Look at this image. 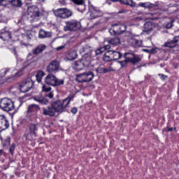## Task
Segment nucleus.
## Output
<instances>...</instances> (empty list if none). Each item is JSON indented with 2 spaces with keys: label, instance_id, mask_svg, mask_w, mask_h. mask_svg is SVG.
I'll list each match as a JSON object with an SVG mask.
<instances>
[{
  "label": "nucleus",
  "instance_id": "obj_1",
  "mask_svg": "<svg viewBox=\"0 0 179 179\" xmlns=\"http://www.w3.org/2000/svg\"><path fill=\"white\" fill-rule=\"evenodd\" d=\"M75 96L69 95L67 98L64 100L53 101L50 103V106L46 107L43 109V115H49V117H55V114L59 113H64L66 111V108L71 104V101H73Z\"/></svg>",
  "mask_w": 179,
  "mask_h": 179
},
{
  "label": "nucleus",
  "instance_id": "obj_2",
  "mask_svg": "<svg viewBox=\"0 0 179 179\" xmlns=\"http://www.w3.org/2000/svg\"><path fill=\"white\" fill-rule=\"evenodd\" d=\"M123 58H124L123 61L117 62L122 69H127V68H128V65H129V63L132 65H136V64H138V62L142 61V59L139 57V55L131 52L124 53Z\"/></svg>",
  "mask_w": 179,
  "mask_h": 179
},
{
  "label": "nucleus",
  "instance_id": "obj_3",
  "mask_svg": "<svg viewBox=\"0 0 179 179\" xmlns=\"http://www.w3.org/2000/svg\"><path fill=\"white\" fill-rule=\"evenodd\" d=\"M0 108L3 111H6L9 113V111H13L15 110V103L12 99L4 97L0 99Z\"/></svg>",
  "mask_w": 179,
  "mask_h": 179
},
{
  "label": "nucleus",
  "instance_id": "obj_4",
  "mask_svg": "<svg viewBox=\"0 0 179 179\" xmlns=\"http://www.w3.org/2000/svg\"><path fill=\"white\" fill-rule=\"evenodd\" d=\"M45 83L48 86H52L53 87H57L58 86H61L65 83L64 80L58 79L53 74H48L45 78Z\"/></svg>",
  "mask_w": 179,
  "mask_h": 179
},
{
  "label": "nucleus",
  "instance_id": "obj_5",
  "mask_svg": "<svg viewBox=\"0 0 179 179\" xmlns=\"http://www.w3.org/2000/svg\"><path fill=\"white\" fill-rule=\"evenodd\" d=\"M90 57L82 58L80 60L75 62L73 65V68L74 71L79 72L85 69V68H89L90 66Z\"/></svg>",
  "mask_w": 179,
  "mask_h": 179
},
{
  "label": "nucleus",
  "instance_id": "obj_6",
  "mask_svg": "<svg viewBox=\"0 0 179 179\" xmlns=\"http://www.w3.org/2000/svg\"><path fill=\"white\" fill-rule=\"evenodd\" d=\"M53 12L55 16L59 17L60 19H69V17L73 15V12H72V10L66 8H57Z\"/></svg>",
  "mask_w": 179,
  "mask_h": 179
},
{
  "label": "nucleus",
  "instance_id": "obj_7",
  "mask_svg": "<svg viewBox=\"0 0 179 179\" xmlns=\"http://www.w3.org/2000/svg\"><path fill=\"white\" fill-rule=\"evenodd\" d=\"M93 78H94V73L92 71H88L87 73L78 74L76 80L78 83H87V82H92Z\"/></svg>",
  "mask_w": 179,
  "mask_h": 179
},
{
  "label": "nucleus",
  "instance_id": "obj_8",
  "mask_svg": "<svg viewBox=\"0 0 179 179\" xmlns=\"http://www.w3.org/2000/svg\"><path fill=\"white\" fill-rule=\"evenodd\" d=\"M64 31H78L80 30V22L76 20H71L66 22V26L64 27Z\"/></svg>",
  "mask_w": 179,
  "mask_h": 179
},
{
  "label": "nucleus",
  "instance_id": "obj_9",
  "mask_svg": "<svg viewBox=\"0 0 179 179\" xmlns=\"http://www.w3.org/2000/svg\"><path fill=\"white\" fill-rule=\"evenodd\" d=\"M93 52H94L93 47L89 45H85L80 49V54L82 55L83 58H90V62H92V57H94Z\"/></svg>",
  "mask_w": 179,
  "mask_h": 179
},
{
  "label": "nucleus",
  "instance_id": "obj_10",
  "mask_svg": "<svg viewBox=\"0 0 179 179\" xmlns=\"http://www.w3.org/2000/svg\"><path fill=\"white\" fill-rule=\"evenodd\" d=\"M34 86V82L33 80L31 78H27L20 84V90L22 93H27V92L31 90Z\"/></svg>",
  "mask_w": 179,
  "mask_h": 179
},
{
  "label": "nucleus",
  "instance_id": "obj_11",
  "mask_svg": "<svg viewBox=\"0 0 179 179\" xmlns=\"http://www.w3.org/2000/svg\"><path fill=\"white\" fill-rule=\"evenodd\" d=\"M29 133L24 135L26 141H33V136H37V131H38V127L37 124L31 123L29 125Z\"/></svg>",
  "mask_w": 179,
  "mask_h": 179
},
{
  "label": "nucleus",
  "instance_id": "obj_12",
  "mask_svg": "<svg viewBox=\"0 0 179 179\" xmlns=\"http://www.w3.org/2000/svg\"><path fill=\"white\" fill-rule=\"evenodd\" d=\"M46 70L49 73H55L59 70V62L56 60L52 61L47 66Z\"/></svg>",
  "mask_w": 179,
  "mask_h": 179
},
{
  "label": "nucleus",
  "instance_id": "obj_13",
  "mask_svg": "<svg viewBox=\"0 0 179 179\" xmlns=\"http://www.w3.org/2000/svg\"><path fill=\"white\" fill-rule=\"evenodd\" d=\"M113 31L115 36L122 34L127 31V26L125 24H116L113 27Z\"/></svg>",
  "mask_w": 179,
  "mask_h": 179
},
{
  "label": "nucleus",
  "instance_id": "obj_14",
  "mask_svg": "<svg viewBox=\"0 0 179 179\" xmlns=\"http://www.w3.org/2000/svg\"><path fill=\"white\" fill-rule=\"evenodd\" d=\"M0 38L3 41H9V40H12V34L6 29H3L0 30Z\"/></svg>",
  "mask_w": 179,
  "mask_h": 179
},
{
  "label": "nucleus",
  "instance_id": "obj_15",
  "mask_svg": "<svg viewBox=\"0 0 179 179\" xmlns=\"http://www.w3.org/2000/svg\"><path fill=\"white\" fill-rule=\"evenodd\" d=\"M73 3L78 5V11L83 13L86 10V5L85 4V1L83 0H71Z\"/></svg>",
  "mask_w": 179,
  "mask_h": 179
},
{
  "label": "nucleus",
  "instance_id": "obj_16",
  "mask_svg": "<svg viewBox=\"0 0 179 179\" xmlns=\"http://www.w3.org/2000/svg\"><path fill=\"white\" fill-rule=\"evenodd\" d=\"M47 48V45L45 44H39L38 46L36 47L35 49L32 50L33 55H38L39 54H42Z\"/></svg>",
  "mask_w": 179,
  "mask_h": 179
},
{
  "label": "nucleus",
  "instance_id": "obj_17",
  "mask_svg": "<svg viewBox=\"0 0 179 179\" xmlns=\"http://www.w3.org/2000/svg\"><path fill=\"white\" fill-rule=\"evenodd\" d=\"M178 43V38H177L176 36L173 38L171 41H168L166 42L164 45V47L166 48H174L175 47H177V44Z\"/></svg>",
  "mask_w": 179,
  "mask_h": 179
},
{
  "label": "nucleus",
  "instance_id": "obj_18",
  "mask_svg": "<svg viewBox=\"0 0 179 179\" xmlns=\"http://www.w3.org/2000/svg\"><path fill=\"white\" fill-rule=\"evenodd\" d=\"M40 110V106L37 104L32 103L28 106L27 114H37Z\"/></svg>",
  "mask_w": 179,
  "mask_h": 179
},
{
  "label": "nucleus",
  "instance_id": "obj_19",
  "mask_svg": "<svg viewBox=\"0 0 179 179\" xmlns=\"http://www.w3.org/2000/svg\"><path fill=\"white\" fill-rule=\"evenodd\" d=\"M34 100L40 104H43V106H47V104L50 103V101H48L47 98L43 96L42 95L34 96Z\"/></svg>",
  "mask_w": 179,
  "mask_h": 179
},
{
  "label": "nucleus",
  "instance_id": "obj_20",
  "mask_svg": "<svg viewBox=\"0 0 179 179\" xmlns=\"http://www.w3.org/2000/svg\"><path fill=\"white\" fill-rule=\"evenodd\" d=\"M129 43L131 45V47H134V48H139V47H142L143 42L141 40L132 38L129 40Z\"/></svg>",
  "mask_w": 179,
  "mask_h": 179
},
{
  "label": "nucleus",
  "instance_id": "obj_21",
  "mask_svg": "<svg viewBox=\"0 0 179 179\" xmlns=\"http://www.w3.org/2000/svg\"><path fill=\"white\" fill-rule=\"evenodd\" d=\"M9 128V122L8 121V119L5 117V115H3L2 119H1V126L0 128V132H2V131H5V129H8Z\"/></svg>",
  "mask_w": 179,
  "mask_h": 179
},
{
  "label": "nucleus",
  "instance_id": "obj_22",
  "mask_svg": "<svg viewBox=\"0 0 179 179\" xmlns=\"http://www.w3.org/2000/svg\"><path fill=\"white\" fill-rule=\"evenodd\" d=\"M156 27L155 22H147L144 24V31L146 33H149V31H152L153 29Z\"/></svg>",
  "mask_w": 179,
  "mask_h": 179
},
{
  "label": "nucleus",
  "instance_id": "obj_23",
  "mask_svg": "<svg viewBox=\"0 0 179 179\" xmlns=\"http://www.w3.org/2000/svg\"><path fill=\"white\" fill-rule=\"evenodd\" d=\"M111 55H112V59L113 61H118V59H121L122 58V53L121 52H117L115 50H110Z\"/></svg>",
  "mask_w": 179,
  "mask_h": 179
},
{
  "label": "nucleus",
  "instance_id": "obj_24",
  "mask_svg": "<svg viewBox=\"0 0 179 179\" xmlns=\"http://www.w3.org/2000/svg\"><path fill=\"white\" fill-rule=\"evenodd\" d=\"M109 45H113V47H115V45H118L119 44H121V41L120 38L115 36L114 38H110L108 41Z\"/></svg>",
  "mask_w": 179,
  "mask_h": 179
},
{
  "label": "nucleus",
  "instance_id": "obj_25",
  "mask_svg": "<svg viewBox=\"0 0 179 179\" xmlns=\"http://www.w3.org/2000/svg\"><path fill=\"white\" fill-rule=\"evenodd\" d=\"M103 61L105 62H110V61L113 60V56L111 55V51L108 50L107 51L103 56Z\"/></svg>",
  "mask_w": 179,
  "mask_h": 179
},
{
  "label": "nucleus",
  "instance_id": "obj_26",
  "mask_svg": "<svg viewBox=\"0 0 179 179\" xmlns=\"http://www.w3.org/2000/svg\"><path fill=\"white\" fill-rule=\"evenodd\" d=\"M45 76V73L43 71H38L36 75V78L38 82V83H41L43 80V78Z\"/></svg>",
  "mask_w": 179,
  "mask_h": 179
},
{
  "label": "nucleus",
  "instance_id": "obj_27",
  "mask_svg": "<svg viewBox=\"0 0 179 179\" xmlns=\"http://www.w3.org/2000/svg\"><path fill=\"white\" fill-rule=\"evenodd\" d=\"M120 2L122 5H127V6H131V8L135 7L136 5L134 0H120Z\"/></svg>",
  "mask_w": 179,
  "mask_h": 179
},
{
  "label": "nucleus",
  "instance_id": "obj_28",
  "mask_svg": "<svg viewBox=\"0 0 179 179\" xmlns=\"http://www.w3.org/2000/svg\"><path fill=\"white\" fill-rule=\"evenodd\" d=\"M96 72L97 73H108V72H111V69H104L101 66L97 67L96 69Z\"/></svg>",
  "mask_w": 179,
  "mask_h": 179
},
{
  "label": "nucleus",
  "instance_id": "obj_29",
  "mask_svg": "<svg viewBox=\"0 0 179 179\" xmlns=\"http://www.w3.org/2000/svg\"><path fill=\"white\" fill-rule=\"evenodd\" d=\"M68 58L70 61H73L78 58V53L75 51L70 52L69 53Z\"/></svg>",
  "mask_w": 179,
  "mask_h": 179
},
{
  "label": "nucleus",
  "instance_id": "obj_30",
  "mask_svg": "<svg viewBox=\"0 0 179 179\" xmlns=\"http://www.w3.org/2000/svg\"><path fill=\"white\" fill-rule=\"evenodd\" d=\"M38 37L40 38H45V37H50V35H48V32L43 29H41L38 33Z\"/></svg>",
  "mask_w": 179,
  "mask_h": 179
},
{
  "label": "nucleus",
  "instance_id": "obj_31",
  "mask_svg": "<svg viewBox=\"0 0 179 179\" xmlns=\"http://www.w3.org/2000/svg\"><path fill=\"white\" fill-rule=\"evenodd\" d=\"M145 8L147 9H156L157 5L150 2H145Z\"/></svg>",
  "mask_w": 179,
  "mask_h": 179
},
{
  "label": "nucleus",
  "instance_id": "obj_32",
  "mask_svg": "<svg viewBox=\"0 0 179 179\" xmlns=\"http://www.w3.org/2000/svg\"><path fill=\"white\" fill-rule=\"evenodd\" d=\"M10 3H11L13 6H17L18 8L22 5L21 0H11L10 1Z\"/></svg>",
  "mask_w": 179,
  "mask_h": 179
},
{
  "label": "nucleus",
  "instance_id": "obj_33",
  "mask_svg": "<svg viewBox=\"0 0 179 179\" xmlns=\"http://www.w3.org/2000/svg\"><path fill=\"white\" fill-rule=\"evenodd\" d=\"M10 72V69H3L0 71V78H4V76H6L8 73Z\"/></svg>",
  "mask_w": 179,
  "mask_h": 179
},
{
  "label": "nucleus",
  "instance_id": "obj_34",
  "mask_svg": "<svg viewBox=\"0 0 179 179\" xmlns=\"http://www.w3.org/2000/svg\"><path fill=\"white\" fill-rule=\"evenodd\" d=\"M2 145L3 148L10 146V138H7L2 141Z\"/></svg>",
  "mask_w": 179,
  "mask_h": 179
},
{
  "label": "nucleus",
  "instance_id": "obj_35",
  "mask_svg": "<svg viewBox=\"0 0 179 179\" xmlns=\"http://www.w3.org/2000/svg\"><path fill=\"white\" fill-rule=\"evenodd\" d=\"M16 149V144L13 143L9 147V153H10L11 156H13L15 155V150Z\"/></svg>",
  "mask_w": 179,
  "mask_h": 179
},
{
  "label": "nucleus",
  "instance_id": "obj_36",
  "mask_svg": "<svg viewBox=\"0 0 179 179\" xmlns=\"http://www.w3.org/2000/svg\"><path fill=\"white\" fill-rule=\"evenodd\" d=\"M9 3H10V1L9 0H0V6L6 8V6H8Z\"/></svg>",
  "mask_w": 179,
  "mask_h": 179
},
{
  "label": "nucleus",
  "instance_id": "obj_37",
  "mask_svg": "<svg viewBox=\"0 0 179 179\" xmlns=\"http://www.w3.org/2000/svg\"><path fill=\"white\" fill-rule=\"evenodd\" d=\"M110 48H111V45L110 44L108 45H105L103 47H101L99 48V50H101V52H104V51H107V50H110Z\"/></svg>",
  "mask_w": 179,
  "mask_h": 179
},
{
  "label": "nucleus",
  "instance_id": "obj_38",
  "mask_svg": "<svg viewBox=\"0 0 179 179\" xmlns=\"http://www.w3.org/2000/svg\"><path fill=\"white\" fill-rule=\"evenodd\" d=\"M42 92H45V93H48V92H51V87H48L45 84H43L42 86Z\"/></svg>",
  "mask_w": 179,
  "mask_h": 179
},
{
  "label": "nucleus",
  "instance_id": "obj_39",
  "mask_svg": "<svg viewBox=\"0 0 179 179\" xmlns=\"http://www.w3.org/2000/svg\"><path fill=\"white\" fill-rule=\"evenodd\" d=\"M101 54H103V53L99 48L97 49L96 50H94V52H93L94 57H97V55H101Z\"/></svg>",
  "mask_w": 179,
  "mask_h": 179
},
{
  "label": "nucleus",
  "instance_id": "obj_40",
  "mask_svg": "<svg viewBox=\"0 0 179 179\" xmlns=\"http://www.w3.org/2000/svg\"><path fill=\"white\" fill-rule=\"evenodd\" d=\"M88 8L89 10L91 12H97V8L94 7L93 5L89 4Z\"/></svg>",
  "mask_w": 179,
  "mask_h": 179
},
{
  "label": "nucleus",
  "instance_id": "obj_41",
  "mask_svg": "<svg viewBox=\"0 0 179 179\" xmlns=\"http://www.w3.org/2000/svg\"><path fill=\"white\" fill-rule=\"evenodd\" d=\"M165 27L166 29H171L173 27V22H166Z\"/></svg>",
  "mask_w": 179,
  "mask_h": 179
},
{
  "label": "nucleus",
  "instance_id": "obj_42",
  "mask_svg": "<svg viewBox=\"0 0 179 179\" xmlns=\"http://www.w3.org/2000/svg\"><path fill=\"white\" fill-rule=\"evenodd\" d=\"M158 76L160 77V79H162V80H166V79H167V78H169V76L164 75V74H158Z\"/></svg>",
  "mask_w": 179,
  "mask_h": 179
},
{
  "label": "nucleus",
  "instance_id": "obj_43",
  "mask_svg": "<svg viewBox=\"0 0 179 179\" xmlns=\"http://www.w3.org/2000/svg\"><path fill=\"white\" fill-rule=\"evenodd\" d=\"M71 113L73 115L76 114L78 113V108L76 107L71 108Z\"/></svg>",
  "mask_w": 179,
  "mask_h": 179
},
{
  "label": "nucleus",
  "instance_id": "obj_44",
  "mask_svg": "<svg viewBox=\"0 0 179 179\" xmlns=\"http://www.w3.org/2000/svg\"><path fill=\"white\" fill-rule=\"evenodd\" d=\"M33 15L34 17H40V11L39 10L34 11Z\"/></svg>",
  "mask_w": 179,
  "mask_h": 179
},
{
  "label": "nucleus",
  "instance_id": "obj_45",
  "mask_svg": "<svg viewBox=\"0 0 179 179\" xmlns=\"http://www.w3.org/2000/svg\"><path fill=\"white\" fill-rule=\"evenodd\" d=\"M59 2L62 5V6L66 5V0H59Z\"/></svg>",
  "mask_w": 179,
  "mask_h": 179
},
{
  "label": "nucleus",
  "instance_id": "obj_46",
  "mask_svg": "<svg viewBox=\"0 0 179 179\" xmlns=\"http://www.w3.org/2000/svg\"><path fill=\"white\" fill-rule=\"evenodd\" d=\"M46 97H49V99H52V97H54V94L50 92L48 95H46Z\"/></svg>",
  "mask_w": 179,
  "mask_h": 179
},
{
  "label": "nucleus",
  "instance_id": "obj_47",
  "mask_svg": "<svg viewBox=\"0 0 179 179\" xmlns=\"http://www.w3.org/2000/svg\"><path fill=\"white\" fill-rule=\"evenodd\" d=\"M65 48V46L62 45L57 48V51H61V50H64Z\"/></svg>",
  "mask_w": 179,
  "mask_h": 179
},
{
  "label": "nucleus",
  "instance_id": "obj_48",
  "mask_svg": "<svg viewBox=\"0 0 179 179\" xmlns=\"http://www.w3.org/2000/svg\"><path fill=\"white\" fill-rule=\"evenodd\" d=\"M2 156H5V153L3 152V150H0V159Z\"/></svg>",
  "mask_w": 179,
  "mask_h": 179
},
{
  "label": "nucleus",
  "instance_id": "obj_49",
  "mask_svg": "<svg viewBox=\"0 0 179 179\" xmlns=\"http://www.w3.org/2000/svg\"><path fill=\"white\" fill-rule=\"evenodd\" d=\"M138 6H141V8H145V3H142V2L139 3Z\"/></svg>",
  "mask_w": 179,
  "mask_h": 179
},
{
  "label": "nucleus",
  "instance_id": "obj_50",
  "mask_svg": "<svg viewBox=\"0 0 179 179\" xmlns=\"http://www.w3.org/2000/svg\"><path fill=\"white\" fill-rule=\"evenodd\" d=\"M167 129H168V132H171L172 131H173V127H169V126H167Z\"/></svg>",
  "mask_w": 179,
  "mask_h": 179
},
{
  "label": "nucleus",
  "instance_id": "obj_51",
  "mask_svg": "<svg viewBox=\"0 0 179 179\" xmlns=\"http://www.w3.org/2000/svg\"><path fill=\"white\" fill-rule=\"evenodd\" d=\"M125 12H127V10H120L118 11V13H125Z\"/></svg>",
  "mask_w": 179,
  "mask_h": 179
},
{
  "label": "nucleus",
  "instance_id": "obj_52",
  "mask_svg": "<svg viewBox=\"0 0 179 179\" xmlns=\"http://www.w3.org/2000/svg\"><path fill=\"white\" fill-rule=\"evenodd\" d=\"M26 38H27V40H31V38H30V35H27Z\"/></svg>",
  "mask_w": 179,
  "mask_h": 179
},
{
  "label": "nucleus",
  "instance_id": "obj_53",
  "mask_svg": "<svg viewBox=\"0 0 179 179\" xmlns=\"http://www.w3.org/2000/svg\"><path fill=\"white\" fill-rule=\"evenodd\" d=\"M112 2H120V0H110Z\"/></svg>",
  "mask_w": 179,
  "mask_h": 179
},
{
  "label": "nucleus",
  "instance_id": "obj_54",
  "mask_svg": "<svg viewBox=\"0 0 179 179\" xmlns=\"http://www.w3.org/2000/svg\"><path fill=\"white\" fill-rule=\"evenodd\" d=\"M157 19H159V17H155L152 18V20H157Z\"/></svg>",
  "mask_w": 179,
  "mask_h": 179
},
{
  "label": "nucleus",
  "instance_id": "obj_55",
  "mask_svg": "<svg viewBox=\"0 0 179 179\" xmlns=\"http://www.w3.org/2000/svg\"><path fill=\"white\" fill-rule=\"evenodd\" d=\"M13 52H15L16 54V48H13Z\"/></svg>",
  "mask_w": 179,
  "mask_h": 179
},
{
  "label": "nucleus",
  "instance_id": "obj_56",
  "mask_svg": "<svg viewBox=\"0 0 179 179\" xmlns=\"http://www.w3.org/2000/svg\"><path fill=\"white\" fill-rule=\"evenodd\" d=\"M173 131H177V127H173Z\"/></svg>",
  "mask_w": 179,
  "mask_h": 179
},
{
  "label": "nucleus",
  "instance_id": "obj_57",
  "mask_svg": "<svg viewBox=\"0 0 179 179\" xmlns=\"http://www.w3.org/2000/svg\"><path fill=\"white\" fill-rule=\"evenodd\" d=\"M30 56H31V53L28 54V57H30Z\"/></svg>",
  "mask_w": 179,
  "mask_h": 179
},
{
  "label": "nucleus",
  "instance_id": "obj_58",
  "mask_svg": "<svg viewBox=\"0 0 179 179\" xmlns=\"http://www.w3.org/2000/svg\"><path fill=\"white\" fill-rule=\"evenodd\" d=\"M9 79H12V77H10Z\"/></svg>",
  "mask_w": 179,
  "mask_h": 179
}]
</instances>
